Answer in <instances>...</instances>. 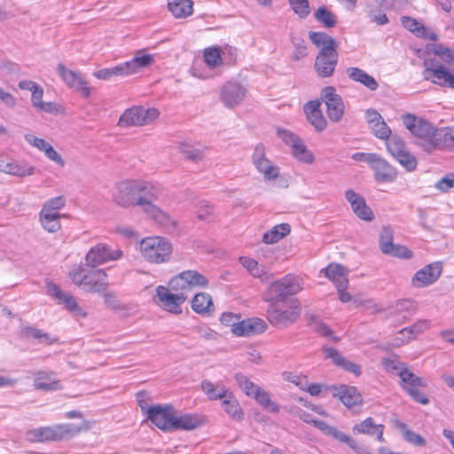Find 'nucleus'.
<instances>
[{
	"instance_id": "1",
	"label": "nucleus",
	"mask_w": 454,
	"mask_h": 454,
	"mask_svg": "<svg viewBox=\"0 0 454 454\" xmlns=\"http://www.w3.org/2000/svg\"><path fill=\"white\" fill-rule=\"evenodd\" d=\"M138 206L150 218L160 224L167 231H172L176 227V222L162 211L155 202L163 196L162 189L153 184L139 180Z\"/></svg>"
},
{
	"instance_id": "2",
	"label": "nucleus",
	"mask_w": 454,
	"mask_h": 454,
	"mask_svg": "<svg viewBox=\"0 0 454 454\" xmlns=\"http://www.w3.org/2000/svg\"><path fill=\"white\" fill-rule=\"evenodd\" d=\"M309 37L320 49L315 59V72L321 78L333 76L339 59L335 40L324 32H309Z\"/></svg>"
},
{
	"instance_id": "3",
	"label": "nucleus",
	"mask_w": 454,
	"mask_h": 454,
	"mask_svg": "<svg viewBox=\"0 0 454 454\" xmlns=\"http://www.w3.org/2000/svg\"><path fill=\"white\" fill-rule=\"evenodd\" d=\"M69 277L72 282L87 293H101L108 288L107 274L104 270L92 268L85 269L82 266L74 267Z\"/></svg>"
},
{
	"instance_id": "4",
	"label": "nucleus",
	"mask_w": 454,
	"mask_h": 454,
	"mask_svg": "<svg viewBox=\"0 0 454 454\" xmlns=\"http://www.w3.org/2000/svg\"><path fill=\"white\" fill-rule=\"evenodd\" d=\"M403 121L413 135L415 143L420 145L424 151L430 153L436 147V129L431 123L413 114L404 115Z\"/></svg>"
},
{
	"instance_id": "5",
	"label": "nucleus",
	"mask_w": 454,
	"mask_h": 454,
	"mask_svg": "<svg viewBox=\"0 0 454 454\" xmlns=\"http://www.w3.org/2000/svg\"><path fill=\"white\" fill-rule=\"evenodd\" d=\"M303 285L302 278L287 274L270 285L266 293L267 301L270 302H282L287 296L294 295L301 291Z\"/></svg>"
},
{
	"instance_id": "6",
	"label": "nucleus",
	"mask_w": 454,
	"mask_h": 454,
	"mask_svg": "<svg viewBox=\"0 0 454 454\" xmlns=\"http://www.w3.org/2000/svg\"><path fill=\"white\" fill-rule=\"evenodd\" d=\"M172 250V244L162 237H148L140 242L143 257L153 263H163L169 261Z\"/></svg>"
},
{
	"instance_id": "7",
	"label": "nucleus",
	"mask_w": 454,
	"mask_h": 454,
	"mask_svg": "<svg viewBox=\"0 0 454 454\" xmlns=\"http://www.w3.org/2000/svg\"><path fill=\"white\" fill-rule=\"evenodd\" d=\"M301 315V305L297 300H292L286 305L270 302L267 309L270 323L277 327H286L293 324Z\"/></svg>"
},
{
	"instance_id": "8",
	"label": "nucleus",
	"mask_w": 454,
	"mask_h": 454,
	"mask_svg": "<svg viewBox=\"0 0 454 454\" xmlns=\"http://www.w3.org/2000/svg\"><path fill=\"white\" fill-rule=\"evenodd\" d=\"M208 279L196 270H184L172 278L169 281L170 289L188 294L195 287H207Z\"/></svg>"
},
{
	"instance_id": "9",
	"label": "nucleus",
	"mask_w": 454,
	"mask_h": 454,
	"mask_svg": "<svg viewBox=\"0 0 454 454\" xmlns=\"http://www.w3.org/2000/svg\"><path fill=\"white\" fill-rule=\"evenodd\" d=\"M160 113L156 108L132 106L127 109L119 119V126H144L156 120Z\"/></svg>"
},
{
	"instance_id": "10",
	"label": "nucleus",
	"mask_w": 454,
	"mask_h": 454,
	"mask_svg": "<svg viewBox=\"0 0 454 454\" xmlns=\"http://www.w3.org/2000/svg\"><path fill=\"white\" fill-rule=\"evenodd\" d=\"M423 66L425 67L423 71L425 80L442 87L454 89V75L447 67L432 59H426Z\"/></svg>"
},
{
	"instance_id": "11",
	"label": "nucleus",
	"mask_w": 454,
	"mask_h": 454,
	"mask_svg": "<svg viewBox=\"0 0 454 454\" xmlns=\"http://www.w3.org/2000/svg\"><path fill=\"white\" fill-rule=\"evenodd\" d=\"M46 288L47 294L54 299L58 304L63 305L74 317L78 318L87 317V312L78 304L76 299L71 294L64 292L51 281L46 282Z\"/></svg>"
},
{
	"instance_id": "12",
	"label": "nucleus",
	"mask_w": 454,
	"mask_h": 454,
	"mask_svg": "<svg viewBox=\"0 0 454 454\" xmlns=\"http://www.w3.org/2000/svg\"><path fill=\"white\" fill-rule=\"evenodd\" d=\"M139 180H124L116 184L114 201L120 207L138 206Z\"/></svg>"
},
{
	"instance_id": "13",
	"label": "nucleus",
	"mask_w": 454,
	"mask_h": 454,
	"mask_svg": "<svg viewBox=\"0 0 454 454\" xmlns=\"http://www.w3.org/2000/svg\"><path fill=\"white\" fill-rule=\"evenodd\" d=\"M122 255L121 250L112 249L108 245L99 243L89 250L85 256V262L88 266L96 268L107 262L118 260Z\"/></svg>"
},
{
	"instance_id": "14",
	"label": "nucleus",
	"mask_w": 454,
	"mask_h": 454,
	"mask_svg": "<svg viewBox=\"0 0 454 454\" xmlns=\"http://www.w3.org/2000/svg\"><path fill=\"white\" fill-rule=\"evenodd\" d=\"M321 98L326 106V114L332 121H340L344 114V103L341 97L336 93L333 86H327L323 89Z\"/></svg>"
},
{
	"instance_id": "15",
	"label": "nucleus",
	"mask_w": 454,
	"mask_h": 454,
	"mask_svg": "<svg viewBox=\"0 0 454 454\" xmlns=\"http://www.w3.org/2000/svg\"><path fill=\"white\" fill-rule=\"evenodd\" d=\"M156 295L159 299L160 307L173 314L182 313L181 305L188 297L184 292L173 294L168 287L163 286H159L156 288Z\"/></svg>"
},
{
	"instance_id": "16",
	"label": "nucleus",
	"mask_w": 454,
	"mask_h": 454,
	"mask_svg": "<svg viewBox=\"0 0 454 454\" xmlns=\"http://www.w3.org/2000/svg\"><path fill=\"white\" fill-rule=\"evenodd\" d=\"M57 72L69 88L76 90L85 98L90 96V87L81 73L67 68L62 63L57 66Z\"/></svg>"
},
{
	"instance_id": "17",
	"label": "nucleus",
	"mask_w": 454,
	"mask_h": 454,
	"mask_svg": "<svg viewBox=\"0 0 454 454\" xmlns=\"http://www.w3.org/2000/svg\"><path fill=\"white\" fill-rule=\"evenodd\" d=\"M173 412L174 408L171 405L164 407L160 405L152 406L147 409V419L157 427L163 431H173Z\"/></svg>"
},
{
	"instance_id": "18",
	"label": "nucleus",
	"mask_w": 454,
	"mask_h": 454,
	"mask_svg": "<svg viewBox=\"0 0 454 454\" xmlns=\"http://www.w3.org/2000/svg\"><path fill=\"white\" fill-rule=\"evenodd\" d=\"M442 266L440 262L426 265L419 270L411 278V285L416 288H422L434 284L441 276Z\"/></svg>"
},
{
	"instance_id": "19",
	"label": "nucleus",
	"mask_w": 454,
	"mask_h": 454,
	"mask_svg": "<svg viewBox=\"0 0 454 454\" xmlns=\"http://www.w3.org/2000/svg\"><path fill=\"white\" fill-rule=\"evenodd\" d=\"M246 94V87L239 82H230L223 87L221 99L225 106L233 108L244 100Z\"/></svg>"
},
{
	"instance_id": "20",
	"label": "nucleus",
	"mask_w": 454,
	"mask_h": 454,
	"mask_svg": "<svg viewBox=\"0 0 454 454\" xmlns=\"http://www.w3.org/2000/svg\"><path fill=\"white\" fill-rule=\"evenodd\" d=\"M345 199L349 202L354 214L358 218L366 222L373 220L374 214L362 195L349 189L345 192Z\"/></svg>"
},
{
	"instance_id": "21",
	"label": "nucleus",
	"mask_w": 454,
	"mask_h": 454,
	"mask_svg": "<svg viewBox=\"0 0 454 454\" xmlns=\"http://www.w3.org/2000/svg\"><path fill=\"white\" fill-rule=\"evenodd\" d=\"M89 427L84 422L82 425L78 426L73 423L57 424L51 426V441H67L82 430H87Z\"/></svg>"
},
{
	"instance_id": "22",
	"label": "nucleus",
	"mask_w": 454,
	"mask_h": 454,
	"mask_svg": "<svg viewBox=\"0 0 454 454\" xmlns=\"http://www.w3.org/2000/svg\"><path fill=\"white\" fill-rule=\"evenodd\" d=\"M266 329L265 321L254 317L238 322L232 333L238 336H253L263 333Z\"/></svg>"
},
{
	"instance_id": "23",
	"label": "nucleus",
	"mask_w": 454,
	"mask_h": 454,
	"mask_svg": "<svg viewBox=\"0 0 454 454\" xmlns=\"http://www.w3.org/2000/svg\"><path fill=\"white\" fill-rule=\"evenodd\" d=\"M402 26L413 33L416 36L423 39H428L430 41H436L438 35L428 29L419 20L409 16H403L401 18Z\"/></svg>"
},
{
	"instance_id": "24",
	"label": "nucleus",
	"mask_w": 454,
	"mask_h": 454,
	"mask_svg": "<svg viewBox=\"0 0 454 454\" xmlns=\"http://www.w3.org/2000/svg\"><path fill=\"white\" fill-rule=\"evenodd\" d=\"M374 171V178L380 183H391L396 178V170L380 156L372 168Z\"/></svg>"
},
{
	"instance_id": "25",
	"label": "nucleus",
	"mask_w": 454,
	"mask_h": 454,
	"mask_svg": "<svg viewBox=\"0 0 454 454\" xmlns=\"http://www.w3.org/2000/svg\"><path fill=\"white\" fill-rule=\"evenodd\" d=\"M325 276L333 282L336 287H348V270L339 263H331L322 270Z\"/></svg>"
},
{
	"instance_id": "26",
	"label": "nucleus",
	"mask_w": 454,
	"mask_h": 454,
	"mask_svg": "<svg viewBox=\"0 0 454 454\" xmlns=\"http://www.w3.org/2000/svg\"><path fill=\"white\" fill-rule=\"evenodd\" d=\"M323 352L325 354V358L332 359L333 363L335 365L341 367L345 371L352 372L356 376L361 374L360 366L351 361L347 360L338 352L337 349L333 348H324Z\"/></svg>"
},
{
	"instance_id": "27",
	"label": "nucleus",
	"mask_w": 454,
	"mask_h": 454,
	"mask_svg": "<svg viewBox=\"0 0 454 454\" xmlns=\"http://www.w3.org/2000/svg\"><path fill=\"white\" fill-rule=\"evenodd\" d=\"M352 431L354 434H364L369 435H376L377 441L384 442L383 431L384 426L382 424H375L374 419L371 417L366 418L360 423L356 424Z\"/></svg>"
},
{
	"instance_id": "28",
	"label": "nucleus",
	"mask_w": 454,
	"mask_h": 454,
	"mask_svg": "<svg viewBox=\"0 0 454 454\" xmlns=\"http://www.w3.org/2000/svg\"><path fill=\"white\" fill-rule=\"evenodd\" d=\"M334 396H337L347 407L362 403V397L355 387L341 385L334 387Z\"/></svg>"
},
{
	"instance_id": "29",
	"label": "nucleus",
	"mask_w": 454,
	"mask_h": 454,
	"mask_svg": "<svg viewBox=\"0 0 454 454\" xmlns=\"http://www.w3.org/2000/svg\"><path fill=\"white\" fill-rule=\"evenodd\" d=\"M0 171L19 177H23L33 175L35 168L32 166L20 164L12 160H1Z\"/></svg>"
},
{
	"instance_id": "30",
	"label": "nucleus",
	"mask_w": 454,
	"mask_h": 454,
	"mask_svg": "<svg viewBox=\"0 0 454 454\" xmlns=\"http://www.w3.org/2000/svg\"><path fill=\"white\" fill-rule=\"evenodd\" d=\"M346 74L350 80L363 84L372 91L376 90L379 87V83L375 78L361 68L348 67Z\"/></svg>"
},
{
	"instance_id": "31",
	"label": "nucleus",
	"mask_w": 454,
	"mask_h": 454,
	"mask_svg": "<svg viewBox=\"0 0 454 454\" xmlns=\"http://www.w3.org/2000/svg\"><path fill=\"white\" fill-rule=\"evenodd\" d=\"M192 309L200 315H211L215 311L212 297L207 293H198L191 301Z\"/></svg>"
},
{
	"instance_id": "32",
	"label": "nucleus",
	"mask_w": 454,
	"mask_h": 454,
	"mask_svg": "<svg viewBox=\"0 0 454 454\" xmlns=\"http://www.w3.org/2000/svg\"><path fill=\"white\" fill-rule=\"evenodd\" d=\"M173 430H193L202 424V420L193 414L176 415L173 412Z\"/></svg>"
},
{
	"instance_id": "33",
	"label": "nucleus",
	"mask_w": 454,
	"mask_h": 454,
	"mask_svg": "<svg viewBox=\"0 0 454 454\" xmlns=\"http://www.w3.org/2000/svg\"><path fill=\"white\" fill-rule=\"evenodd\" d=\"M201 389L209 400H223L231 391L222 383H213L204 380L201 382Z\"/></svg>"
},
{
	"instance_id": "34",
	"label": "nucleus",
	"mask_w": 454,
	"mask_h": 454,
	"mask_svg": "<svg viewBox=\"0 0 454 454\" xmlns=\"http://www.w3.org/2000/svg\"><path fill=\"white\" fill-rule=\"evenodd\" d=\"M168 8L176 19H185L193 12L192 0H168Z\"/></svg>"
},
{
	"instance_id": "35",
	"label": "nucleus",
	"mask_w": 454,
	"mask_h": 454,
	"mask_svg": "<svg viewBox=\"0 0 454 454\" xmlns=\"http://www.w3.org/2000/svg\"><path fill=\"white\" fill-rule=\"evenodd\" d=\"M153 62V57L150 54H144L142 52H137L136 56L123 63L124 68L128 75L136 74L139 70L149 67Z\"/></svg>"
},
{
	"instance_id": "36",
	"label": "nucleus",
	"mask_w": 454,
	"mask_h": 454,
	"mask_svg": "<svg viewBox=\"0 0 454 454\" xmlns=\"http://www.w3.org/2000/svg\"><path fill=\"white\" fill-rule=\"evenodd\" d=\"M61 217L62 215L60 213H51L42 209L39 212V222L41 226L50 233H55L60 230Z\"/></svg>"
},
{
	"instance_id": "37",
	"label": "nucleus",
	"mask_w": 454,
	"mask_h": 454,
	"mask_svg": "<svg viewBox=\"0 0 454 454\" xmlns=\"http://www.w3.org/2000/svg\"><path fill=\"white\" fill-rule=\"evenodd\" d=\"M31 103L37 110L49 114L58 113V106L52 102H43V89L38 85L31 91Z\"/></svg>"
},
{
	"instance_id": "38",
	"label": "nucleus",
	"mask_w": 454,
	"mask_h": 454,
	"mask_svg": "<svg viewBox=\"0 0 454 454\" xmlns=\"http://www.w3.org/2000/svg\"><path fill=\"white\" fill-rule=\"evenodd\" d=\"M399 378L402 380L401 386L406 392L411 388L427 387L428 385L425 379L415 375L410 371L409 367H406L405 370L401 372Z\"/></svg>"
},
{
	"instance_id": "39",
	"label": "nucleus",
	"mask_w": 454,
	"mask_h": 454,
	"mask_svg": "<svg viewBox=\"0 0 454 454\" xmlns=\"http://www.w3.org/2000/svg\"><path fill=\"white\" fill-rule=\"evenodd\" d=\"M222 406L224 411L234 420H241L243 419V411L240 404L233 393L231 392L223 401Z\"/></svg>"
},
{
	"instance_id": "40",
	"label": "nucleus",
	"mask_w": 454,
	"mask_h": 454,
	"mask_svg": "<svg viewBox=\"0 0 454 454\" xmlns=\"http://www.w3.org/2000/svg\"><path fill=\"white\" fill-rule=\"evenodd\" d=\"M254 166L256 170L263 176L266 181L275 180L279 176V168L268 158L254 163Z\"/></svg>"
},
{
	"instance_id": "41",
	"label": "nucleus",
	"mask_w": 454,
	"mask_h": 454,
	"mask_svg": "<svg viewBox=\"0 0 454 454\" xmlns=\"http://www.w3.org/2000/svg\"><path fill=\"white\" fill-rule=\"evenodd\" d=\"M291 231L288 223H280L274 226L270 231L263 234L262 241L266 244H274L286 237Z\"/></svg>"
},
{
	"instance_id": "42",
	"label": "nucleus",
	"mask_w": 454,
	"mask_h": 454,
	"mask_svg": "<svg viewBox=\"0 0 454 454\" xmlns=\"http://www.w3.org/2000/svg\"><path fill=\"white\" fill-rule=\"evenodd\" d=\"M34 385L36 389L56 390L60 388L59 381L54 380L50 374L44 372H39L34 380Z\"/></svg>"
},
{
	"instance_id": "43",
	"label": "nucleus",
	"mask_w": 454,
	"mask_h": 454,
	"mask_svg": "<svg viewBox=\"0 0 454 454\" xmlns=\"http://www.w3.org/2000/svg\"><path fill=\"white\" fill-rule=\"evenodd\" d=\"M103 299H104V302H105L106 306L108 309H111L116 312L121 313L123 316L129 315V313L132 309L129 305L121 302L117 299L115 294L113 292L104 293Z\"/></svg>"
},
{
	"instance_id": "44",
	"label": "nucleus",
	"mask_w": 454,
	"mask_h": 454,
	"mask_svg": "<svg viewBox=\"0 0 454 454\" xmlns=\"http://www.w3.org/2000/svg\"><path fill=\"white\" fill-rule=\"evenodd\" d=\"M394 309L395 314H396V316H400L401 322H405L412 314L415 313L416 305L412 300L403 299L395 303Z\"/></svg>"
},
{
	"instance_id": "45",
	"label": "nucleus",
	"mask_w": 454,
	"mask_h": 454,
	"mask_svg": "<svg viewBox=\"0 0 454 454\" xmlns=\"http://www.w3.org/2000/svg\"><path fill=\"white\" fill-rule=\"evenodd\" d=\"M253 398L262 409L269 412L278 413L280 410L279 405L273 402L270 399V394L262 387L258 392H255Z\"/></svg>"
},
{
	"instance_id": "46",
	"label": "nucleus",
	"mask_w": 454,
	"mask_h": 454,
	"mask_svg": "<svg viewBox=\"0 0 454 454\" xmlns=\"http://www.w3.org/2000/svg\"><path fill=\"white\" fill-rule=\"evenodd\" d=\"M381 364L387 372L400 376L406 367L407 364L402 362L398 356H392L389 357L383 358Z\"/></svg>"
},
{
	"instance_id": "47",
	"label": "nucleus",
	"mask_w": 454,
	"mask_h": 454,
	"mask_svg": "<svg viewBox=\"0 0 454 454\" xmlns=\"http://www.w3.org/2000/svg\"><path fill=\"white\" fill-rule=\"evenodd\" d=\"M292 154L296 160L306 164H311L315 160L313 153L307 149L301 139L299 140V143L294 144Z\"/></svg>"
},
{
	"instance_id": "48",
	"label": "nucleus",
	"mask_w": 454,
	"mask_h": 454,
	"mask_svg": "<svg viewBox=\"0 0 454 454\" xmlns=\"http://www.w3.org/2000/svg\"><path fill=\"white\" fill-rule=\"evenodd\" d=\"M235 381L239 387L244 392L246 395L253 398L255 392L261 388L260 386L252 382L246 375L242 373H236L234 375Z\"/></svg>"
},
{
	"instance_id": "49",
	"label": "nucleus",
	"mask_w": 454,
	"mask_h": 454,
	"mask_svg": "<svg viewBox=\"0 0 454 454\" xmlns=\"http://www.w3.org/2000/svg\"><path fill=\"white\" fill-rule=\"evenodd\" d=\"M393 234L394 231L391 227L385 226L380 235V250L383 254H390L395 250V245L393 244Z\"/></svg>"
},
{
	"instance_id": "50",
	"label": "nucleus",
	"mask_w": 454,
	"mask_h": 454,
	"mask_svg": "<svg viewBox=\"0 0 454 454\" xmlns=\"http://www.w3.org/2000/svg\"><path fill=\"white\" fill-rule=\"evenodd\" d=\"M23 333L28 337L37 340L40 343L43 344H52L58 341L57 338L51 337L49 333H43V331L35 328V327H25L23 329Z\"/></svg>"
},
{
	"instance_id": "51",
	"label": "nucleus",
	"mask_w": 454,
	"mask_h": 454,
	"mask_svg": "<svg viewBox=\"0 0 454 454\" xmlns=\"http://www.w3.org/2000/svg\"><path fill=\"white\" fill-rule=\"evenodd\" d=\"M93 75L100 80H110L115 76L128 75L124 68L123 63L109 68H103L93 73Z\"/></svg>"
},
{
	"instance_id": "52",
	"label": "nucleus",
	"mask_w": 454,
	"mask_h": 454,
	"mask_svg": "<svg viewBox=\"0 0 454 454\" xmlns=\"http://www.w3.org/2000/svg\"><path fill=\"white\" fill-rule=\"evenodd\" d=\"M399 429L403 439L410 444L416 447H423L426 445L427 441L420 434L410 430L407 425L400 424Z\"/></svg>"
},
{
	"instance_id": "53",
	"label": "nucleus",
	"mask_w": 454,
	"mask_h": 454,
	"mask_svg": "<svg viewBox=\"0 0 454 454\" xmlns=\"http://www.w3.org/2000/svg\"><path fill=\"white\" fill-rule=\"evenodd\" d=\"M51 426L50 427H41L32 430H29L27 433V439L32 442H49L51 441Z\"/></svg>"
},
{
	"instance_id": "54",
	"label": "nucleus",
	"mask_w": 454,
	"mask_h": 454,
	"mask_svg": "<svg viewBox=\"0 0 454 454\" xmlns=\"http://www.w3.org/2000/svg\"><path fill=\"white\" fill-rule=\"evenodd\" d=\"M387 149L394 158L400 156L403 151L407 150L403 140L395 135L387 139Z\"/></svg>"
},
{
	"instance_id": "55",
	"label": "nucleus",
	"mask_w": 454,
	"mask_h": 454,
	"mask_svg": "<svg viewBox=\"0 0 454 454\" xmlns=\"http://www.w3.org/2000/svg\"><path fill=\"white\" fill-rule=\"evenodd\" d=\"M430 321L427 319H419L412 325L404 328V333H409L411 339H416L419 334L423 333L430 328Z\"/></svg>"
},
{
	"instance_id": "56",
	"label": "nucleus",
	"mask_w": 454,
	"mask_h": 454,
	"mask_svg": "<svg viewBox=\"0 0 454 454\" xmlns=\"http://www.w3.org/2000/svg\"><path fill=\"white\" fill-rule=\"evenodd\" d=\"M316 19L326 27H333L337 23L336 16L325 7H319L315 12Z\"/></svg>"
},
{
	"instance_id": "57",
	"label": "nucleus",
	"mask_w": 454,
	"mask_h": 454,
	"mask_svg": "<svg viewBox=\"0 0 454 454\" xmlns=\"http://www.w3.org/2000/svg\"><path fill=\"white\" fill-rule=\"evenodd\" d=\"M239 261L253 277L262 278L264 275L263 267H260L255 260L249 257H240Z\"/></svg>"
},
{
	"instance_id": "58",
	"label": "nucleus",
	"mask_w": 454,
	"mask_h": 454,
	"mask_svg": "<svg viewBox=\"0 0 454 454\" xmlns=\"http://www.w3.org/2000/svg\"><path fill=\"white\" fill-rule=\"evenodd\" d=\"M66 198L62 195L47 200L42 206V210L51 213H59L66 205Z\"/></svg>"
},
{
	"instance_id": "59",
	"label": "nucleus",
	"mask_w": 454,
	"mask_h": 454,
	"mask_svg": "<svg viewBox=\"0 0 454 454\" xmlns=\"http://www.w3.org/2000/svg\"><path fill=\"white\" fill-rule=\"evenodd\" d=\"M288 3L294 13L301 19L308 17L310 12L308 0H288Z\"/></svg>"
},
{
	"instance_id": "60",
	"label": "nucleus",
	"mask_w": 454,
	"mask_h": 454,
	"mask_svg": "<svg viewBox=\"0 0 454 454\" xmlns=\"http://www.w3.org/2000/svg\"><path fill=\"white\" fill-rule=\"evenodd\" d=\"M197 217L201 221L211 222L214 219V207L207 201H200L198 206Z\"/></svg>"
},
{
	"instance_id": "61",
	"label": "nucleus",
	"mask_w": 454,
	"mask_h": 454,
	"mask_svg": "<svg viewBox=\"0 0 454 454\" xmlns=\"http://www.w3.org/2000/svg\"><path fill=\"white\" fill-rule=\"evenodd\" d=\"M408 171H412L417 167L416 158L408 151H403L400 156L395 158Z\"/></svg>"
},
{
	"instance_id": "62",
	"label": "nucleus",
	"mask_w": 454,
	"mask_h": 454,
	"mask_svg": "<svg viewBox=\"0 0 454 454\" xmlns=\"http://www.w3.org/2000/svg\"><path fill=\"white\" fill-rule=\"evenodd\" d=\"M204 59L210 67H217L222 61L220 50L216 47L206 49L204 51Z\"/></svg>"
},
{
	"instance_id": "63",
	"label": "nucleus",
	"mask_w": 454,
	"mask_h": 454,
	"mask_svg": "<svg viewBox=\"0 0 454 454\" xmlns=\"http://www.w3.org/2000/svg\"><path fill=\"white\" fill-rule=\"evenodd\" d=\"M373 134L380 139H388L390 137L391 129L384 120H380L379 122L370 127Z\"/></svg>"
},
{
	"instance_id": "64",
	"label": "nucleus",
	"mask_w": 454,
	"mask_h": 454,
	"mask_svg": "<svg viewBox=\"0 0 454 454\" xmlns=\"http://www.w3.org/2000/svg\"><path fill=\"white\" fill-rule=\"evenodd\" d=\"M277 135L286 145H289L291 148L294 146V144L299 143V140L301 139L296 134L282 128L277 129Z\"/></svg>"
}]
</instances>
